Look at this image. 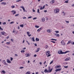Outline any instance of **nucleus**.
<instances>
[{
    "mask_svg": "<svg viewBox=\"0 0 74 74\" xmlns=\"http://www.w3.org/2000/svg\"><path fill=\"white\" fill-rule=\"evenodd\" d=\"M59 9H56L54 10V13L56 14V13H58L59 12Z\"/></svg>",
    "mask_w": 74,
    "mask_h": 74,
    "instance_id": "f257e3e1",
    "label": "nucleus"
},
{
    "mask_svg": "<svg viewBox=\"0 0 74 74\" xmlns=\"http://www.w3.org/2000/svg\"><path fill=\"white\" fill-rule=\"evenodd\" d=\"M61 70H62V68L58 69L55 70V72H58V71H61Z\"/></svg>",
    "mask_w": 74,
    "mask_h": 74,
    "instance_id": "f03ea898",
    "label": "nucleus"
},
{
    "mask_svg": "<svg viewBox=\"0 0 74 74\" xmlns=\"http://www.w3.org/2000/svg\"><path fill=\"white\" fill-rule=\"evenodd\" d=\"M58 53L60 54H63V51H62L60 50V51H58Z\"/></svg>",
    "mask_w": 74,
    "mask_h": 74,
    "instance_id": "7ed1b4c3",
    "label": "nucleus"
},
{
    "mask_svg": "<svg viewBox=\"0 0 74 74\" xmlns=\"http://www.w3.org/2000/svg\"><path fill=\"white\" fill-rule=\"evenodd\" d=\"M46 55H48L49 53H50V51H48L46 52Z\"/></svg>",
    "mask_w": 74,
    "mask_h": 74,
    "instance_id": "20e7f679",
    "label": "nucleus"
},
{
    "mask_svg": "<svg viewBox=\"0 0 74 74\" xmlns=\"http://www.w3.org/2000/svg\"><path fill=\"white\" fill-rule=\"evenodd\" d=\"M6 61L7 62V63H11V62L10 61V60L9 59H7L6 60Z\"/></svg>",
    "mask_w": 74,
    "mask_h": 74,
    "instance_id": "39448f33",
    "label": "nucleus"
},
{
    "mask_svg": "<svg viewBox=\"0 0 74 74\" xmlns=\"http://www.w3.org/2000/svg\"><path fill=\"white\" fill-rule=\"evenodd\" d=\"M52 70H53V68H52L51 70H49V71H48L47 69V72L48 73H51V72L52 71Z\"/></svg>",
    "mask_w": 74,
    "mask_h": 74,
    "instance_id": "423d86ee",
    "label": "nucleus"
},
{
    "mask_svg": "<svg viewBox=\"0 0 74 74\" xmlns=\"http://www.w3.org/2000/svg\"><path fill=\"white\" fill-rule=\"evenodd\" d=\"M11 12H14V13H13V15H14V14H15L16 13L15 10H12L11 11Z\"/></svg>",
    "mask_w": 74,
    "mask_h": 74,
    "instance_id": "0eeeda50",
    "label": "nucleus"
},
{
    "mask_svg": "<svg viewBox=\"0 0 74 74\" xmlns=\"http://www.w3.org/2000/svg\"><path fill=\"white\" fill-rule=\"evenodd\" d=\"M69 51H68L64 52H62V54H66V53H67L68 52H69Z\"/></svg>",
    "mask_w": 74,
    "mask_h": 74,
    "instance_id": "6e6552de",
    "label": "nucleus"
},
{
    "mask_svg": "<svg viewBox=\"0 0 74 74\" xmlns=\"http://www.w3.org/2000/svg\"><path fill=\"white\" fill-rule=\"evenodd\" d=\"M25 55H26V57H29V56L30 55H29V53H27L25 54Z\"/></svg>",
    "mask_w": 74,
    "mask_h": 74,
    "instance_id": "1a4fd4ad",
    "label": "nucleus"
},
{
    "mask_svg": "<svg viewBox=\"0 0 74 74\" xmlns=\"http://www.w3.org/2000/svg\"><path fill=\"white\" fill-rule=\"evenodd\" d=\"M69 59H70V58H67L65 59V60L66 61H68V60H69Z\"/></svg>",
    "mask_w": 74,
    "mask_h": 74,
    "instance_id": "9d476101",
    "label": "nucleus"
},
{
    "mask_svg": "<svg viewBox=\"0 0 74 74\" xmlns=\"http://www.w3.org/2000/svg\"><path fill=\"white\" fill-rule=\"evenodd\" d=\"M61 67V66H60V65H59V66H56V69H58V68H60Z\"/></svg>",
    "mask_w": 74,
    "mask_h": 74,
    "instance_id": "9b49d317",
    "label": "nucleus"
},
{
    "mask_svg": "<svg viewBox=\"0 0 74 74\" xmlns=\"http://www.w3.org/2000/svg\"><path fill=\"white\" fill-rule=\"evenodd\" d=\"M1 35H4V34L5 33V32H1Z\"/></svg>",
    "mask_w": 74,
    "mask_h": 74,
    "instance_id": "f8f14e48",
    "label": "nucleus"
},
{
    "mask_svg": "<svg viewBox=\"0 0 74 74\" xmlns=\"http://www.w3.org/2000/svg\"><path fill=\"white\" fill-rule=\"evenodd\" d=\"M1 4H2V5H6V3L5 2H2V3H1Z\"/></svg>",
    "mask_w": 74,
    "mask_h": 74,
    "instance_id": "ddd939ff",
    "label": "nucleus"
},
{
    "mask_svg": "<svg viewBox=\"0 0 74 74\" xmlns=\"http://www.w3.org/2000/svg\"><path fill=\"white\" fill-rule=\"evenodd\" d=\"M32 41H34H34H35V40H34V37H32Z\"/></svg>",
    "mask_w": 74,
    "mask_h": 74,
    "instance_id": "4468645a",
    "label": "nucleus"
},
{
    "mask_svg": "<svg viewBox=\"0 0 74 74\" xmlns=\"http://www.w3.org/2000/svg\"><path fill=\"white\" fill-rule=\"evenodd\" d=\"M47 32L48 33H51V30L50 29H49V30H47Z\"/></svg>",
    "mask_w": 74,
    "mask_h": 74,
    "instance_id": "2eb2a0df",
    "label": "nucleus"
},
{
    "mask_svg": "<svg viewBox=\"0 0 74 74\" xmlns=\"http://www.w3.org/2000/svg\"><path fill=\"white\" fill-rule=\"evenodd\" d=\"M39 40H40V39H39V38H36V41H39Z\"/></svg>",
    "mask_w": 74,
    "mask_h": 74,
    "instance_id": "dca6fc26",
    "label": "nucleus"
},
{
    "mask_svg": "<svg viewBox=\"0 0 74 74\" xmlns=\"http://www.w3.org/2000/svg\"><path fill=\"white\" fill-rule=\"evenodd\" d=\"M56 36H57V37H59V34H55Z\"/></svg>",
    "mask_w": 74,
    "mask_h": 74,
    "instance_id": "f3484780",
    "label": "nucleus"
},
{
    "mask_svg": "<svg viewBox=\"0 0 74 74\" xmlns=\"http://www.w3.org/2000/svg\"><path fill=\"white\" fill-rule=\"evenodd\" d=\"M31 73L30 71H28L26 73V74H31Z\"/></svg>",
    "mask_w": 74,
    "mask_h": 74,
    "instance_id": "a211bd4d",
    "label": "nucleus"
},
{
    "mask_svg": "<svg viewBox=\"0 0 74 74\" xmlns=\"http://www.w3.org/2000/svg\"><path fill=\"white\" fill-rule=\"evenodd\" d=\"M37 12L38 14H40V10H39V9H38Z\"/></svg>",
    "mask_w": 74,
    "mask_h": 74,
    "instance_id": "6ab92c4d",
    "label": "nucleus"
},
{
    "mask_svg": "<svg viewBox=\"0 0 74 74\" xmlns=\"http://www.w3.org/2000/svg\"><path fill=\"white\" fill-rule=\"evenodd\" d=\"M20 27H23L24 26V25H23V24H22L20 25Z\"/></svg>",
    "mask_w": 74,
    "mask_h": 74,
    "instance_id": "aec40b11",
    "label": "nucleus"
},
{
    "mask_svg": "<svg viewBox=\"0 0 74 74\" xmlns=\"http://www.w3.org/2000/svg\"><path fill=\"white\" fill-rule=\"evenodd\" d=\"M3 64H5L6 62H5V60H3Z\"/></svg>",
    "mask_w": 74,
    "mask_h": 74,
    "instance_id": "412c9836",
    "label": "nucleus"
},
{
    "mask_svg": "<svg viewBox=\"0 0 74 74\" xmlns=\"http://www.w3.org/2000/svg\"><path fill=\"white\" fill-rule=\"evenodd\" d=\"M2 73H3V74H5V71H4V70H3L2 71Z\"/></svg>",
    "mask_w": 74,
    "mask_h": 74,
    "instance_id": "4be33fe9",
    "label": "nucleus"
},
{
    "mask_svg": "<svg viewBox=\"0 0 74 74\" xmlns=\"http://www.w3.org/2000/svg\"><path fill=\"white\" fill-rule=\"evenodd\" d=\"M44 72L45 73H47V69H45V70L44 71Z\"/></svg>",
    "mask_w": 74,
    "mask_h": 74,
    "instance_id": "5701e85b",
    "label": "nucleus"
},
{
    "mask_svg": "<svg viewBox=\"0 0 74 74\" xmlns=\"http://www.w3.org/2000/svg\"><path fill=\"white\" fill-rule=\"evenodd\" d=\"M41 28H40L38 29L37 31V32H40V31H41Z\"/></svg>",
    "mask_w": 74,
    "mask_h": 74,
    "instance_id": "b1692460",
    "label": "nucleus"
},
{
    "mask_svg": "<svg viewBox=\"0 0 74 74\" xmlns=\"http://www.w3.org/2000/svg\"><path fill=\"white\" fill-rule=\"evenodd\" d=\"M42 20L43 22H45V18H42Z\"/></svg>",
    "mask_w": 74,
    "mask_h": 74,
    "instance_id": "393cba45",
    "label": "nucleus"
},
{
    "mask_svg": "<svg viewBox=\"0 0 74 74\" xmlns=\"http://www.w3.org/2000/svg\"><path fill=\"white\" fill-rule=\"evenodd\" d=\"M51 40H55V41H57V39H51Z\"/></svg>",
    "mask_w": 74,
    "mask_h": 74,
    "instance_id": "a878e982",
    "label": "nucleus"
},
{
    "mask_svg": "<svg viewBox=\"0 0 74 74\" xmlns=\"http://www.w3.org/2000/svg\"><path fill=\"white\" fill-rule=\"evenodd\" d=\"M48 46L47 45H46L45 46V49H47L48 48Z\"/></svg>",
    "mask_w": 74,
    "mask_h": 74,
    "instance_id": "bb28decb",
    "label": "nucleus"
},
{
    "mask_svg": "<svg viewBox=\"0 0 74 74\" xmlns=\"http://www.w3.org/2000/svg\"><path fill=\"white\" fill-rule=\"evenodd\" d=\"M23 10H24V12H25V8L24 7L22 8Z\"/></svg>",
    "mask_w": 74,
    "mask_h": 74,
    "instance_id": "cd10ccee",
    "label": "nucleus"
},
{
    "mask_svg": "<svg viewBox=\"0 0 74 74\" xmlns=\"http://www.w3.org/2000/svg\"><path fill=\"white\" fill-rule=\"evenodd\" d=\"M29 34H30V32H27V35H29Z\"/></svg>",
    "mask_w": 74,
    "mask_h": 74,
    "instance_id": "c85d7f7f",
    "label": "nucleus"
},
{
    "mask_svg": "<svg viewBox=\"0 0 74 74\" xmlns=\"http://www.w3.org/2000/svg\"><path fill=\"white\" fill-rule=\"evenodd\" d=\"M35 27H36V28H38V27H40L38 26H37V25H36L35 26Z\"/></svg>",
    "mask_w": 74,
    "mask_h": 74,
    "instance_id": "c756f323",
    "label": "nucleus"
},
{
    "mask_svg": "<svg viewBox=\"0 0 74 74\" xmlns=\"http://www.w3.org/2000/svg\"><path fill=\"white\" fill-rule=\"evenodd\" d=\"M12 23H14V21H12L10 23V24H12Z\"/></svg>",
    "mask_w": 74,
    "mask_h": 74,
    "instance_id": "7c9ffc66",
    "label": "nucleus"
},
{
    "mask_svg": "<svg viewBox=\"0 0 74 74\" xmlns=\"http://www.w3.org/2000/svg\"><path fill=\"white\" fill-rule=\"evenodd\" d=\"M10 44V42H7L6 44L7 45H9Z\"/></svg>",
    "mask_w": 74,
    "mask_h": 74,
    "instance_id": "2f4dec72",
    "label": "nucleus"
},
{
    "mask_svg": "<svg viewBox=\"0 0 74 74\" xmlns=\"http://www.w3.org/2000/svg\"><path fill=\"white\" fill-rule=\"evenodd\" d=\"M53 60L49 64H52V63H53Z\"/></svg>",
    "mask_w": 74,
    "mask_h": 74,
    "instance_id": "473e14b6",
    "label": "nucleus"
},
{
    "mask_svg": "<svg viewBox=\"0 0 74 74\" xmlns=\"http://www.w3.org/2000/svg\"><path fill=\"white\" fill-rule=\"evenodd\" d=\"M70 41H71V40L68 41L67 44H70V43H71V42H70Z\"/></svg>",
    "mask_w": 74,
    "mask_h": 74,
    "instance_id": "72a5a7b5",
    "label": "nucleus"
},
{
    "mask_svg": "<svg viewBox=\"0 0 74 74\" xmlns=\"http://www.w3.org/2000/svg\"><path fill=\"white\" fill-rule=\"evenodd\" d=\"M25 51L24 50H22L21 51V52L22 53V52L23 53H24L25 52Z\"/></svg>",
    "mask_w": 74,
    "mask_h": 74,
    "instance_id": "f704fd0d",
    "label": "nucleus"
},
{
    "mask_svg": "<svg viewBox=\"0 0 74 74\" xmlns=\"http://www.w3.org/2000/svg\"><path fill=\"white\" fill-rule=\"evenodd\" d=\"M55 32H56V33H59V32L58 31H55Z\"/></svg>",
    "mask_w": 74,
    "mask_h": 74,
    "instance_id": "c9c22d12",
    "label": "nucleus"
},
{
    "mask_svg": "<svg viewBox=\"0 0 74 74\" xmlns=\"http://www.w3.org/2000/svg\"><path fill=\"white\" fill-rule=\"evenodd\" d=\"M0 30H3V28H1V27H0Z\"/></svg>",
    "mask_w": 74,
    "mask_h": 74,
    "instance_id": "e433bc0d",
    "label": "nucleus"
},
{
    "mask_svg": "<svg viewBox=\"0 0 74 74\" xmlns=\"http://www.w3.org/2000/svg\"><path fill=\"white\" fill-rule=\"evenodd\" d=\"M2 24L3 25H5V24H6V23H5V22H4Z\"/></svg>",
    "mask_w": 74,
    "mask_h": 74,
    "instance_id": "4c0bfd02",
    "label": "nucleus"
},
{
    "mask_svg": "<svg viewBox=\"0 0 74 74\" xmlns=\"http://www.w3.org/2000/svg\"><path fill=\"white\" fill-rule=\"evenodd\" d=\"M23 68H24V67H20L19 69H23Z\"/></svg>",
    "mask_w": 74,
    "mask_h": 74,
    "instance_id": "58836bf2",
    "label": "nucleus"
},
{
    "mask_svg": "<svg viewBox=\"0 0 74 74\" xmlns=\"http://www.w3.org/2000/svg\"><path fill=\"white\" fill-rule=\"evenodd\" d=\"M49 56H51L50 54H48V55L47 56V57H49Z\"/></svg>",
    "mask_w": 74,
    "mask_h": 74,
    "instance_id": "ea45409f",
    "label": "nucleus"
},
{
    "mask_svg": "<svg viewBox=\"0 0 74 74\" xmlns=\"http://www.w3.org/2000/svg\"><path fill=\"white\" fill-rule=\"evenodd\" d=\"M26 42H27V44H28V45H30V43H29V42H28V41H26Z\"/></svg>",
    "mask_w": 74,
    "mask_h": 74,
    "instance_id": "a19ab883",
    "label": "nucleus"
},
{
    "mask_svg": "<svg viewBox=\"0 0 74 74\" xmlns=\"http://www.w3.org/2000/svg\"><path fill=\"white\" fill-rule=\"evenodd\" d=\"M61 42L62 44H63V43H64V41H63V40H62Z\"/></svg>",
    "mask_w": 74,
    "mask_h": 74,
    "instance_id": "79ce46f5",
    "label": "nucleus"
},
{
    "mask_svg": "<svg viewBox=\"0 0 74 74\" xmlns=\"http://www.w3.org/2000/svg\"><path fill=\"white\" fill-rule=\"evenodd\" d=\"M19 16V14H17L15 15V16Z\"/></svg>",
    "mask_w": 74,
    "mask_h": 74,
    "instance_id": "37998d69",
    "label": "nucleus"
},
{
    "mask_svg": "<svg viewBox=\"0 0 74 74\" xmlns=\"http://www.w3.org/2000/svg\"><path fill=\"white\" fill-rule=\"evenodd\" d=\"M21 1V0H18L17 1H16V2H19V1Z\"/></svg>",
    "mask_w": 74,
    "mask_h": 74,
    "instance_id": "c03bdc74",
    "label": "nucleus"
},
{
    "mask_svg": "<svg viewBox=\"0 0 74 74\" xmlns=\"http://www.w3.org/2000/svg\"><path fill=\"white\" fill-rule=\"evenodd\" d=\"M10 60L11 61H12L13 60V58H12V57H10Z\"/></svg>",
    "mask_w": 74,
    "mask_h": 74,
    "instance_id": "a18cd8bd",
    "label": "nucleus"
},
{
    "mask_svg": "<svg viewBox=\"0 0 74 74\" xmlns=\"http://www.w3.org/2000/svg\"><path fill=\"white\" fill-rule=\"evenodd\" d=\"M51 42H53L54 44H55V41H51Z\"/></svg>",
    "mask_w": 74,
    "mask_h": 74,
    "instance_id": "49530a36",
    "label": "nucleus"
},
{
    "mask_svg": "<svg viewBox=\"0 0 74 74\" xmlns=\"http://www.w3.org/2000/svg\"><path fill=\"white\" fill-rule=\"evenodd\" d=\"M64 68H68V66H64Z\"/></svg>",
    "mask_w": 74,
    "mask_h": 74,
    "instance_id": "de8ad7c7",
    "label": "nucleus"
},
{
    "mask_svg": "<svg viewBox=\"0 0 74 74\" xmlns=\"http://www.w3.org/2000/svg\"><path fill=\"white\" fill-rule=\"evenodd\" d=\"M39 51V50H38L36 51L35 52H38Z\"/></svg>",
    "mask_w": 74,
    "mask_h": 74,
    "instance_id": "09e8293b",
    "label": "nucleus"
},
{
    "mask_svg": "<svg viewBox=\"0 0 74 74\" xmlns=\"http://www.w3.org/2000/svg\"><path fill=\"white\" fill-rule=\"evenodd\" d=\"M49 70H51V66H49L48 67Z\"/></svg>",
    "mask_w": 74,
    "mask_h": 74,
    "instance_id": "8fccbe9b",
    "label": "nucleus"
},
{
    "mask_svg": "<svg viewBox=\"0 0 74 74\" xmlns=\"http://www.w3.org/2000/svg\"><path fill=\"white\" fill-rule=\"evenodd\" d=\"M64 3H69V1H66L64 2Z\"/></svg>",
    "mask_w": 74,
    "mask_h": 74,
    "instance_id": "3c124183",
    "label": "nucleus"
},
{
    "mask_svg": "<svg viewBox=\"0 0 74 74\" xmlns=\"http://www.w3.org/2000/svg\"><path fill=\"white\" fill-rule=\"evenodd\" d=\"M52 2L53 3H55V0H52Z\"/></svg>",
    "mask_w": 74,
    "mask_h": 74,
    "instance_id": "603ef678",
    "label": "nucleus"
},
{
    "mask_svg": "<svg viewBox=\"0 0 74 74\" xmlns=\"http://www.w3.org/2000/svg\"><path fill=\"white\" fill-rule=\"evenodd\" d=\"M12 8H15V6H12Z\"/></svg>",
    "mask_w": 74,
    "mask_h": 74,
    "instance_id": "864d4df0",
    "label": "nucleus"
},
{
    "mask_svg": "<svg viewBox=\"0 0 74 74\" xmlns=\"http://www.w3.org/2000/svg\"><path fill=\"white\" fill-rule=\"evenodd\" d=\"M32 18V16H29V17H28V18L29 19L30 18Z\"/></svg>",
    "mask_w": 74,
    "mask_h": 74,
    "instance_id": "5fc2aeb1",
    "label": "nucleus"
},
{
    "mask_svg": "<svg viewBox=\"0 0 74 74\" xmlns=\"http://www.w3.org/2000/svg\"><path fill=\"white\" fill-rule=\"evenodd\" d=\"M23 19H26V17H23Z\"/></svg>",
    "mask_w": 74,
    "mask_h": 74,
    "instance_id": "6e6d98bb",
    "label": "nucleus"
},
{
    "mask_svg": "<svg viewBox=\"0 0 74 74\" xmlns=\"http://www.w3.org/2000/svg\"><path fill=\"white\" fill-rule=\"evenodd\" d=\"M11 41H12V42H13V41H14V40H13V39H11Z\"/></svg>",
    "mask_w": 74,
    "mask_h": 74,
    "instance_id": "4d7b16f0",
    "label": "nucleus"
},
{
    "mask_svg": "<svg viewBox=\"0 0 74 74\" xmlns=\"http://www.w3.org/2000/svg\"><path fill=\"white\" fill-rule=\"evenodd\" d=\"M63 64H68V63L67 62H64V63Z\"/></svg>",
    "mask_w": 74,
    "mask_h": 74,
    "instance_id": "13d9d810",
    "label": "nucleus"
},
{
    "mask_svg": "<svg viewBox=\"0 0 74 74\" xmlns=\"http://www.w3.org/2000/svg\"><path fill=\"white\" fill-rule=\"evenodd\" d=\"M35 45V46L36 47H37V44L36 43H35L34 44Z\"/></svg>",
    "mask_w": 74,
    "mask_h": 74,
    "instance_id": "bf43d9fd",
    "label": "nucleus"
},
{
    "mask_svg": "<svg viewBox=\"0 0 74 74\" xmlns=\"http://www.w3.org/2000/svg\"><path fill=\"white\" fill-rule=\"evenodd\" d=\"M36 19H37V17H35L33 18V20Z\"/></svg>",
    "mask_w": 74,
    "mask_h": 74,
    "instance_id": "052dcab7",
    "label": "nucleus"
},
{
    "mask_svg": "<svg viewBox=\"0 0 74 74\" xmlns=\"http://www.w3.org/2000/svg\"><path fill=\"white\" fill-rule=\"evenodd\" d=\"M15 29L13 30V33H15Z\"/></svg>",
    "mask_w": 74,
    "mask_h": 74,
    "instance_id": "680f3d73",
    "label": "nucleus"
},
{
    "mask_svg": "<svg viewBox=\"0 0 74 74\" xmlns=\"http://www.w3.org/2000/svg\"><path fill=\"white\" fill-rule=\"evenodd\" d=\"M36 56H37V55H36V54H35L34 55V57H36Z\"/></svg>",
    "mask_w": 74,
    "mask_h": 74,
    "instance_id": "e2e57ef3",
    "label": "nucleus"
},
{
    "mask_svg": "<svg viewBox=\"0 0 74 74\" xmlns=\"http://www.w3.org/2000/svg\"><path fill=\"white\" fill-rule=\"evenodd\" d=\"M42 9H43V8H42V7H41L40 8V10H42Z\"/></svg>",
    "mask_w": 74,
    "mask_h": 74,
    "instance_id": "0e129e2a",
    "label": "nucleus"
},
{
    "mask_svg": "<svg viewBox=\"0 0 74 74\" xmlns=\"http://www.w3.org/2000/svg\"><path fill=\"white\" fill-rule=\"evenodd\" d=\"M15 56H18V55L16 54H15Z\"/></svg>",
    "mask_w": 74,
    "mask_h": 74,
    "instance_id": "69168bd1",
    "label": "nucleus"
},
{
    "mask_svg": "<svg viewBox=\"0 0 74 74\" xmlns=\"http://www.w3.org/2000/svg\"><path fill=\"white\" fill-rule=\"evenodd\" d=\"M44 12H47V10H45L44 11Z\"/></svg>",
    "mask_w": 74,
    "mask_h": 74,
    "instance_id": "338daca9",
    "label": "nucleus"
},
{
    "mask_svg": "<svg viewBox=\"0 0 74 74\" xmlns=\"http://www.w3.org/2000/svg\"><path fill=\"white\" fill-rule=\"evenodd\" d=\"M35 74H38V72H36Z\"/></svg>",
    "mask_w": 74,
    "mask_h": 74,
    "instance_id": "774afa93",
    "label": "nucleus"
}]
</instances>
